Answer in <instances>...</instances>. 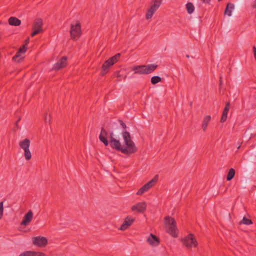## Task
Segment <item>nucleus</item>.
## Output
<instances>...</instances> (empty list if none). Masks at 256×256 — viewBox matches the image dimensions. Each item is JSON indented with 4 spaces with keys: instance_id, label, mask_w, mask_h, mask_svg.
Here are the masks:
<instances>
[{
    "instance_id": "nucleus-1",
    "label": "nucleus",
    "mask_w": 256,
    "mask_h": 256,
    "mask_svg": "<svg viewBox=\"0 0 256 256\" xmlns=\"http://www.w3.org/2000/svg\"><path fill=\"white\" fill-rule=\"evenodd\" d=\"M121 134L125 144V146L124 147L128 150L126 152V155L130 156L136 153L138 151V148L136 146L135 143L132 140L130 133L128 132L125 130L122 131Z\"/></svg>"
},
{
    "instance_id": "nucleus-2",
    "label": "nucleus",
    "mask_w": 256,
    "mask_h": 256,
    "mask_svg": "<svg viewBox=\"0 0 256 256\" xmlns=\"http://www.w3.org/2000/svg\"><path fill=\"white\" fill-rule=\"evenodd\" d=\"M164 222L166 228V232L172 236L177 238L178 236V233L176 232L178 229L174 219L171 216H166L164 218Z\"/></svg>"
},
{
    "instance_id": "nucleus-3",
    "label": "nucleus",
    "mask_w": 256,
    "mask_h": 256,
    "mask_svg": "<svg viewBox=\"0 0 256 256\" xmlns=\"http://www.w3.org/2000/svg\"><path fill=\"white\" fill-rule=\"evenodd\" d=\"M109 144L112 150H116L118 152H120L122 154L126 155V148L124 146H122L121 142L120 140H117L114 138V134L111 132L109 134Z\"/></svg>"
},
{
    "instance_id": "nucleus-4",
    "label": "nucleus",
    "mask_w": 256,
    "mask_h": 256,
    "mask_svg": "<svg viewBox=\"0 0 256 256\" xmlns=\"http://www.w3.org/2000/svg\"><path fill=\"white\" fill-rule=\"evenodd\" d=\"M120 54L118 53L104 62L102 66V76H104L109 72L110 66L118 62L120 58Z\"/></svg>"
},
{
    "instance_id": "nucleus-5",
    "label": "nucleus",
    "mask_w": 256,
    "mask_h": 256,
    "mask_svg": "<svg viewBox=\"0 0 256 256\" xmlns=\"http://www.w3.org/2000/svg\"><path fill=\"white\" fill-rule=\"evenodd\" d=\"M30 141L28 138H25L19 142L20 147L24 150V156L26 160L32 158V154L30 150Z\"/></svg>"
},
{
    "instance_id": "nucleus-6",
    "label": "nucleus",
    "mask_w": 256,
    "mask_h": 256,
    "mask_svg": "<svg viewBox=\"0 0 256 256\" xmlns=\"http://www.w3.org/2000/svg\"><path fill=\"white\" fill-rule=\"evenodd\" d=\"M162 0H152L150 8L147 10L146 14V20L150 19L154 12L160 8L161 5Z\"/></svg>"
},
{
    "instance_id": "nucleus-7",
    "label": "nucleus",
    "mask_w": 256,
    "mask_h": 256,
    "mask_svg": "<svg viewBox=\"0 0 256 256\" xmlns=\"http://www.w3.org/2000/svg\"><path fill=\"white\" fill-rule=\"evenodd\" d=\"M70 37L72 40H76L82 34L80 23L77 21L76 24H71L70 30Z\"/></svg>"
},
{
    "instance_id": "nucleus-8",
    "label": "nucleus",
    "mask_w": 256,
    "mask_h": 256,
    "mask_svg": "<svg viewBox=\"0 0 256 256\" xmlns=\"http://www.w3.org/2000/svg\"><path fill=\"white\" fill-rule=\"evenodd\" d=\"M183 244L188 248L196 247L198 244L194 234H190L188 236L182 239Z\"/></svg>"
},
{
    "instance_id": "nucleus-9",
    "label": "nucleus",
    "mask_w": 256,
    "mask_h": 256,
    "mask_svg": "<svg viewBox=\"0 0 256 256\" xmlns=\"http://www.w3.org/2000/svg\"><path fill=\"white\" fill-rule=\"evenodd\" d=\"M42 26L43 21L42 18H37L35 19L32 26L33 31L31 34V36L34 37L36 34L42 32H43Z\"/></svg>"
},
{
    "instance_id": "nucleus-10",
    "label": "nucleus",
    "mask_w": 256,
    "mask_h": 256,
    "mask_svg": "<svg viewBox=\"0 0 256 256\" xmlns=\"http://www.w3.org/2000/svg\"><path fill=\"white\" fill-rule=\"evenodd\" d=\"M32 243L38 247H45L48 244V239L44 236H38L32 238Z\"/></svg>"
},
{
    "instance_id": "nucleus-11",
    "label": "nucleus",
    "mask_w": 256,
    "mask_h": 256,
    "mask_svg": "<svg viewBox=\"0 0 256 256\" xmlns=\"http://www.w3.org/2000/svg\"><path fill=\"white\" fill-rule=\"evenodd\" d=\"M108 131L104 128V127L101 128V130L99 135V140L104 146H107L109 144V141L108 139Z\"/></svg>"
},
{
    "instance_id": "nucleus-12",
    "label": "nucleus",
    "mask_w": 256,
    "mask_h": 256,
    "mask_svg": "<svg viewBox=\"0 0 256 256\" xmlns=\"http://www.w3.org/2000/svg\"><path fill=\"white\" fill-rule=\"evenodd\" d=\"M67 60L68 58L66 56H62L54 65L52 70H58L60 69L64 68L67 64Z\"/></svg>"
},
{
    "instance_id": "nucleus-13",
    "label": "nucleus",
    "mask_w": 256,
    "mask_h": 256,
    "mask_svg": "<svg viewBox=\"0 0 256 256\" xmlns=\"http://www.w3.org/2000/svg\"><path fill=\"white\" fill-rule=\"evenodd\" d=\"M146 202H140L132 206L131 210L132 211H136L138 213H144L146 210Z\"/></svg>"
},
{
    "instance_id": "nucleus-14",
    "label": "nucleus",
    "mask_w": 256,
    "mask_h": 256,
    "mask_svg": "<svg viewBox=\"0 0 256 256\" xmlns=\"http://www.w3.org/2000/svg\"><path fill=\"white\" fill-rule=\"evenodd\" d=\"M134 220V218L130 216H126L125 218L123 224H122L119 230H126L130 226H131Z\"/></svg>"
},
{
    "instance_id": "nucleus-15",
    "label": "nucleus",
    "mask_w": 256,
    "mask_h": 256,
    "mask_svg": "<svg viewBox=\"0 0 256 256\" xmlns=\"http://www.w3.org/2000/svg\"><path fill=\"white\" fill-rule=\"evenodd\" d=\"M33 218V212L32 210H30L24 216L22 220L20 222V224L26 226L28 225L32 221Z\"/></svg>"
},
{
    "instance_id": "nucleus-16",
    "label": "nucleus",
    "mask_w": 256,
    "mask_h": 256,
    "mask_svg": "<svg viewBox=\"0 0 256 256\" xmlns=\"http://www.w3.org/2000/svg\"><path fill=\"white\" fill-rule=\"evenodd\" d=\"M148 242L152 246H157L160 244V239L156 235L150 234L147 239Z\"/></svg>"
},
{
    "instance_id": "nucleus-17",
    "label": "nucleus",
    "mask_w": 256,
    "mask_h": 256,
    "mask_svg": "<svg viewBox=\"0 0 256 256\" xmlns=\"http://www.w3.org/2000/svg\"><path fill=\"white\" fill-rule=\"evenodd\" d=\"M230 108V104L229 102L226 103L224 110H223L222 116L220 120L221 122H224L227 119L228 113Z\"/></svg>"
},
{
    "instance_id": "nucleus-18",
    "label": "nucleus",
    "mask_w": 256,
    "mask_h": 256,
    "mask_svg": "<svg viewBox=\"0 0 256 256\" xmlns=\"http://www.w3.org/2000/svg\"><path fill=\"white\" fill-rule=\"evenodd\" d=\"M132 70L134 72V74H146L145 65L134 66Z\"/></svg>"
},
{
    "instance_id": "nucleus-19",
    "label": "nucleus",
    "mask_w": 256,
    "mask_h": 256,
    "mask_svg": "<svg viewBox=\"0 0 256 256\" xmlns=\"http://www.w3.org/2000/svg\"><path fill=\"white\" fill-rule=\"evenodd\" d=\"M8 24L13 26H18L21 24V21L16 17L12 16L8 18Z\"/></svg>"
},
{
    "instance_id": "nucleus-20",
    "label": "nucleus",
    "mask_w": 256,
    "mask_h": 256,
    "mask_svg": "<svg viewBox=\"0 0 256 256\" xmlns=\"http://www.w3.org/2000/svg\"><path fill=\"white\" fill-rule=\"evenodd\" d=\"M158 66L156 64H150L145 65V70L146 74H149L154 72L158 68Z\"/></svg>"
},
{
    "instance_id": "nucleus-21",
    "label": "nucleus",
    "mask_w": 256,
    "mask_h": 256,
    "mask_svg": "<svg viewBox=\"0 0 256 256\" xmlns=\"http://www.w3.org/2000/svg\"><path fill=\"white\" fill-rule=\"evenodd\" d=\"M234 8V6L233 4L228 3L224 10V14H227L228 16H230L232 10Z\"/></svg>"
},
{
    "instance_id": "nucleus-22",
    "label": "nucleus",
    "mask_w": 256,
    "mask_h": 256,
    "mask_svg": "<svg viewBox=\"0 0 256 256\" xmlns=\"http://www.w3.org/2000/svg\"><path fill=\"white\" fill-rule=\"evenodd\" d=\"M210 119H211V117L210 116H206L204 118L202 123V128L203 129L204 131H205L206 130L207 126H208V123L210 120Z\"/></svg>"
},
{
    "instance_id": "nucleus-23",
    "label": "nucleus",
    "mask_w": 256,
    "mask_h": 256,
    "mask_svg": "<svg viewBox=\"0 0 256 256\" xmlns=\"http://www.w3.org/2000/svg\"><path fill=\"white\" fill-rule=\"evenodd\" d=\"M236 174V171L233 168H231L229 170L228 174L226 176V180H231L234 176Z\"/></svg>"
},
{
    "instance_id": "nucleus-24",
    "label": "nucleus",
    "mask_w": 256,
    "mask_h": 256,
    "mask_svg": "<svg viewBox=\"0 0 256 256\" xmlns=\"http://www.w3.org/2000/svg\"><path fill=\"white\" fill-rule=\"evenodd\" d=\"M158 174L156 175L154 178L149 181L146 184L150 188L152 186H153L154 184L158 182Z\"/></svg>"
},
{
    "instance_id": "nucleus-25",
    "label": "nucleus",
    "mask_w": 256,
    "mask_h": 256,
    "mask_svg": "<svg viewBox=\"0 0 256 256\" xmlns=\"http://www.w3.org/2000/svg\"><path fill=\"white\" fill-rule=\"evenodd\" d=\"M150 188L145 184L141 187L136 192L137 195H142L145 192L148 190Z\"/></svg>"
},
{
    "instance_id": "nucleus-26",
    "label": "nucleus",
    "mask_w": 256,
    "mask_h": 256,
    "mask_svg": "<svg viewBox=\"0 0 256 256\" xmlns=\"http://www.w3.org/2000/svg\"><path fill=\"white\" fill-rule=\"evenodd\" d=\"M186 8L189 14H192L194 10V7L192 2H188L186 4Z\"/></svg>"
},
{
    "instance_id": "nucleus-27",
    "label": "nucleus",
    "mask_w": 256,
    "mask_h": 256,
    "mask_svg": "<svg viewBox=\"0 0 256 256\" xmlns=\"http://www.w3.org/2000/svg\"><path fill=\"white\" fill-rule=\"evenodd\" d=\"M240 224H244L246 225H250L252 224V222L250 219L247 218L246 216H244L242 220L240 222Z\"/></svg>"
},
{
    "instance_id": "nucleus-28",
    "label": "nucleus",
    "mask_w": 256,
    "mask_h": 256,
    "mask_svg": "<svg viewBox=\"0 0 256 256\" xmlns=\"http://www.w3.org/2000/svg\"><path fill=\"white\" fill-rule=\"evenodd\" d=\"M24 59V57L21 56V54L16 52V54L12 58V60L16 62H20Z\"/></svg>"
},
{
    "instance_id": "nucleus-29",
    "label": "nucleus",
    "mask_w": 256,
    "mask_h": 256,
    "mask_svg": "<svg viewBox=\"0 0 256 256\" xmlns=\"http://www.w3.org/2000/svg\"><path fill=\"white\" fill-rule=\"evenodd\" d=\"M162 81V78L159 76H154L151 78L150 82L152 84H156Z\"/></svg>"
},
{
    "instance_id": "nucleus-30",
    "label": "nucleus",
    "mask_w": 256,
    "mask_h": 256,
    "mask_svg": "<svg viewBox=\"0 0 256 256\" xmlns=\"http://www.w3.org/2000/svg\"><path fill=\"white\" fill-rule=\"evenodd\" d=\"M34 254V251H26L22 253L18 256H33Z\"/></svg>"
},
{
    "instance_id": "nucleus-31",
    "label": "nucleus",
    "mask_w": 256,
    "mask_h": 256,
    "mask_svg": "<svg viewBox=\"0 0 256 256\" xmlns=\"http://www.w3.org/2000/svg\"><path fill=\"white\" fill-rule=\"evenodd\" d=\"M26 50L27 47L26 45H23L19 48L17 52L20 54H24L26 52Z\"/></svg>"
},
{
    "instance_id": "nucleus-32",
    "label": "nucleus",
    "mask_w": 256,
    "mask_h": 256,
    "mask_svg": "<svg viewBox=\"0 0 256 256\" xmlns=\"http://www.w3.org/2000/svg\"><path fill=\"white\" fill-rule=\"evenodd\" d=\"M3 212H4V202H0V220L2 218L3 216Z\"/></svg>"
},
{
    "instance_id": "nucleus-33",
    "label": "nucleus",
    "mask_w": 256,
    "mask_h": 256,
    "mask_svg": "<svg viewBox=\"0 0 256 256\" xmlns=\"http://www.w3.org/2000/svg\"><path fill=\"white\" fill-rule=\"evenodd\" d=\"M118 122H119L120 125L122 126V127L124 130L123 131L126 130L127 127H126V124L124 123V122L121 120H119Z\"/></svg>"
},
{
    "instance_id": "nucleus-34",
    "label": "nucleus",
    "mask_w": 256,
    "mask_h": 256,
    "mask_svg": "<svg viewBox=\"0 0 256 256\" xmlns=\"http://www.w3.org/2000/svg\"><path fill=\"white\" fill-rule=\"evenodd\" d=\"M34 254L33 256H45V254L42 252H34Z\"/></svg>"
},
{
    "instance_id": "nucleus-35",
    "label": "nucleus",
    "mask_w": 256,
    "mask_h": 256,
    "mask_svg": "<svg viewBox=\"0 0 256 256\" xmlns=\"http://www.w3.org/2000/svg\"><path fill=\"white\" fill-rule=\"evenodd\" d=\"M50 116H48V117L47 116V114H46L45 116H44V121L46 122H50Z\"/></svg>"
},
{
    "instance_id": "nucleus-36",
    "label": "nucleus",
    "mask_w": 256,
    "mask_h": 256,
    "mask_svg": "<svg viewBox=\"0 0 256 256\" xmlns=\"http://www.w3.org/2000/svg\"><path fill=\"white\" fill-rule=\"evenodd\" d=\"M253 52L254 54V57L256 60V47L255 46H253Z\"/></svg>"
},
{
    "instance_id": "nucleus-37",
    "label": "nucleus",
    "mask_w": 256,
    "mask_h": 256,
    "mask_svg": "<svg viewBox=\"0 0 256 256\" xmlns=\"http://www.w3.org/2000/svg\"><path fill=\"white\" fill-rule=\"evenodd\" d=\"M20 118H19L17 121L16 122V124H15V125H16V128L18 129L19 128L18 127V122L20 121Z\"/></svg>"
},
{
    "instance_id": "nucleus-38",
    "label": "nucleus",
    "mask_w": 256,
    "mask_h": 256,
    "mask_svg": "<svg viewBox=\"0 0 256 256\" xmlns=\"http://www.w3.org/2000/svg\"><path fill=\"white\" fill-rule=\"evenodd\" d=\"M202 2L204 3H205V4H210V2L211 1V0H201Z\"/></svg>"
},
{
    "instance_id": "nucleus-39",
    "label": "nucleus",
    "mask_w": 256,
    "mask_h": 256,
    "mask_svg": "<svg viewBox=\"0 0 256 256\" xmlns=\"http://www.w3.org/2000/svg\"><path fill=\"white\" fill-rule=\"evenodd\" d=\"M25 42H26V44H24V45H26V46L27 44H28V42H29V38H28L25 40Z\"/></svg>"
},
{
    "instance_id": "nucleus-40",
    "label": "nucleus",
    "mask_w": 256,
    "mask_h": 256,
    "mask_svg": "<svg viewBox=\"0 0 256 256\" xmlns=\"http://www.w3.org/2000/svg\"><path fill=\"white\" fill-rule=\"evenodd\" d=\"M252 8H256V0H255L254 2V4L252 5Z\"/></svg>"
},
{
    "instance_id": "nucleus-41",
    "label": "nucleus",
    "mask_w": 256,
    "mask_h": 256,
    "mask_svg": "<svg viewBox=\"0 0 256 256\" xmlns=\"http://www.w3.org/2000/svg\"><path fill=\"white\" fill-rule=\"evenodd\" d=\"M116 74H117L116 76H117L118 78H120V72H116Z\"/></svg>"
},
{
    "instance_id": "nucleus-42",
    "label": "nucleus",
    "mask_w": 256,
    "mask_h": 256,
    "mask_svg": "<svg viewBox=\"0 0 256 256\" xmlns=\"http://www.w3.org/2000/svg\"><path fill=\"white\" fill-rule=\"evenodd\" d=\"M222 77L220 76V86L222 84Z\"/></svg>"
},
{
    "instance_id": "nucleus-43",
    "label": "nucleus",
    "mask_w": 256,
    "mask_h": 256,
    "mask_svg": "<svg viewBox=\"0 0 256 256\" xmlns=\"http://www.w3.org/2000/svg\"><path fill=\"white\" fill-rule=\"evenodd\" d=\"M186 57L187 58H190V56H189L188 54H186Z\"/></svg>"
},
{
    "instance_id": "nucleus-44",
    "label": "nucleus",
    "mask_w": 256,
    "mask_h": 256,
    "mask_svg": "<svg viewBox=\"0 0 256 256\" xmlns=\"http://www.w3.org/2000/svg\"><path fill=\"white\" fill-rule=\"evenodd\" d=\"M240 145H239V146H238L237 148H238V149H239V148H240Z\"/></svg>"
},
{
    "instance_id": "nucleus-45",
    "label": "nucleus",
    "mask_w": 256,
    "mask_h": 256,
    "mask_svg": "<svg viewBox=\"0 0 256 256\" xmlns=\"http://www.w3.org/2000/svg\"><path fill=\"white\" fill-rule=\"evenodd\" d=\"M118 81H120V80H122V79H121L120 78H118Z\"/></svg>"
},
{
    "instance_id": "nucleus-46",
    "label": "nucleus",
    "mask_w": 256,
    "mask_h": 256,
    "mask_svg": "<svg viewBox=\"0 0 256 256\" xmlns=\"http://www.w3.org/2000/svg\"><path fill=\"white\" fill-rule=\"evenodd\" d=\"M126 76H124V79H126Z\"/></svg>"
}]
</instances>
